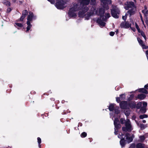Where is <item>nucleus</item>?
Here are the masks:
<instances>
[{
  "label": "nucleus",
  "mask_w": 148,
  "mask_h": 148,
  "mask_svg": "<svg viewBox=\"0 0 148 148\" xmlns=\"http://www.w3.org/2000/svg\"><path fill=\"white\" fill-rule=\"evenodd\" d=\"M142 12L144 13L147 22L148 23V10L147 11L146 10H143Z\"/></svg>",
  "instance_id": "nucleus-19"
},
{
  "label": "nucleus",
  "mask_w": 148,
  "mask_h": 148,
  "mask_svg": "<svg viewBox=\"0 0 148 148\" xmlns=\"http://www.w3.org/2000/svg\"><path fill=\"white\" fill-rule=\"evenodd\" d=\"M27 30L26 32H28L29 30L30 29L32 26V25L31 24L30 22H29V21L27 22Z\"/></svg>",
  "instance_id": "nucleus-20"
},
{
  "label": "nucleus",
  "mask_w": 148,
  "mask_h": 148,
  "mask_svg": "<svg viewBox=\"0 0 148 148\" xmlns=\"http://www.w3.org/2000/svg\"><path fill=\"white\" fill-rule=\"evenodd\" d=\"M124 112L125 114L127 116H128L130 113V112L129 111L127 112L126 110H125L124 111Z\"/></svg>",
  "instance_id": "nucleus-37"
},
{
  "label": "nucleus",
  "mask_w": 148,
  "mask_h": 148,
  "mask_svg": "<svg viewBox=\"0 0 148 148\" xmlns=\"http://www.w3.org/2000/svg\"><path fill=\"white\" fill-rule=\"evenodd\" d=\"M141 20L142 21V22H143V25H144V27H146V26L144 24V21L142 19V17H141Z\"/></svg>",
  "instance_id": "nucleus-44"
},
{
  "label": "nucleus",
  "mask_w": 148,
  "mask_h": 148,
  "mask_svg": "<svg viewBox=\"0 0 148 148\" xmlns=\"http://www.w3.org/2000/svg\"><path fill=\"white\" fill-rule=\"evenodd\" d=\"M114 34V32H111L110 33V35L111 36H113Z\"/></svg>",
  "instance_id": "nucleus-41"
},
{
  "label": "nucleus",
  "mask_w": 148,
  "mask_h": 148,
  "mask_svg": "<svg viewBox=\"0 0 148 148\" xmlns=\"http://www.w3.org/2000/svg\"><path fill=\"white\" fill-rule=\"evenodd\" d=\"M125 95L122 94L120 95L119 97L116 98V101L118 102L124 100L125 99Z\"/></svg>",
  "instance_id": "nucleus-16"
},
{
  "label": "nucleus",
  "mask_w": 148,
  "mask_h": 148,
  "mask_svg": "<svg viewBox=\"0 0 148 148\" xmlns=\"http://www.w3.org/2000/svg\"><path fill=\"white\" fill-rule=\"evenodd\" d=\"M120 26L121 28H127L130 27V24L127 22H124L122 23L120 25Z\"/></svg>",
  "instance_id": "nucleus-13"
},
{
  "label": "nucleus",
  "mask_w": 148,
  "mask_h": 148,
  "mask_svg": "<svg viewBox=\"0 0 148 148\" xmlns=\"http://www.w3.org/2000/svg\"><path fill=\"white\" fill-rule=\"evenodd\" d=\"M114 124L116 128L115 129L114 133L115 134H116V132L117 131V129L120 127V125L119 124V120L118 119L116 118L115 119L114 121Z\"/></svg>",
  "instance_id": "nucleus-10"
},
{
  "label": "nucleus",
  "mask_w": 148,
  "mask_h": 148,
  "mask_svg": "<svg viewBox=\"0 0 148 148\" xmlns=\"http://www.w3.org/2000/svg\"><path fill=\"white\" fill-rule=\"evenodd\" d=\"M141 105H142L141 102H139L137 104V106H136V108H139L140 107Z\"/></svg>",
  "instance_id": "nucleus-36"
},
{
  "label": "nucleus",
  "mask_w": 148,
  "mask_h": 148,
  "mask_svg": "<svg viewBox=\"0 0 148 148\" xmlns=\"http://www.w3.org/2000/svg\"><path fill=\"white\" fill-rule=\"evenodd\" d=\"M131 5V7H132V8H131L128 11L127 13H128L130 14V16L133 14L135 11V8L134 6V3H131L129 4V5Z\"/></svg>",
  "instance_id": "nucleus-11"
},
{
  "label": "nucleus",
  "mask_w": 148,
  "mask_h": 148,
  "mask_svg": "<svg viewBox=\"0 0 148 148\" xmlns=\"http://www.w3.org/2000/svg\"><path fill=\"white\" fill-rule=\"evenodd\" d=\"M142 122L144 123H146V121L145 120H143L142 121Z\"/></svg>",
  "instance_id": "nucleus-47"
},
{
  "label": "nucleus",
  "mask_w": 148,
  "mask_h": 148,
  "mask_svg": "<svg viewBox=\"0 0 148 148\" xmlns=\"http://www.w3.org/2000/svg\"><path fill=\"white\" fill-rule=\"evenodd\" d=\"M137 148H147L145 145L140 143L136 145Z\"/></svg>",
  "instance_id": "nucleus-22"
},
{
  "label": "nucleus",
  "mask_w": 148,
  "mask_h": 148,
  "mask_svg": "<svg viewBox=\"0 0 148 148\" xmlns=\"http://www.w3.org/2000/svg\"><path fill=\"white\" fill-rule=\"evenodd\" d=\"M140 33H141V35L144 37V38L145 40H146L147 38H146V36H145L144 33L143 32H141V31Z\"/></svg>",
  "instance_id": "nucleus-30"
},
{
  "label": "nucleus",
  "mask_w": 148,
  "mask_h": 148,
  "mask_svg": "<svg viewBox=\"0 0 148 148\" xmlns=\"http://www.w3.org/2000/svg\"><path fill=\"white\" fill-rule=\"evenodd\" d=\"M134 97V95H131L130 96V98L129 99V100L131 99Z\"/></svg>",
  "instance_id": "nucleus-45"
},
{
  "label": "nucleus",
  "mask_w": 148,
  "mask_h": 148,
  "mask_svg": "<svg viewBox=\"0 0 148 148\" xmlns=\"http://www.w3.org/2000/svg\"><path fill=\"white\" fill-rule=\"evenodd\" d=\"M51 3H53L55 1L56 6L58 9H62L64 8L66 6V3L68 0H47Z\"/></svg>",
  "instance_id": "nucleus-5"
},
{
  "label": "nucleus",
  "mask_w": 148,
  "mask_h": 148,
  "mask_svg": "<svg viewBox=\"0 0 148 148\" xmlns=\"http://www.w3.org/2000/svg\"><path fill=\"white\" fill-rule=\"evenodd\" d=\"M11 10V9L10 8H8L7 9V12H10Z\"/></svg>",
  "instance_id": "nucleus-43"
},
{
  "label": "nucleus",
  "mask_w": 148,
  "mask_h": 148,
  "mask_svg": "<svg viewBox=\"0 0 148 148\" xmlns=\"http://www.w3.org/2000/svg\"><path fill=\"white\" fill-rule=\"evenodd\" d=\"M125 127H123L122 128L123 130L124 131H131L132 129L130 125V122L128 119L125 122Z\"/></svg>",
  "instance_id": "nucleus-7"
},
{
  "label": "nucleus",
  "mask_w": 148,
  "mask_h": 148,
  "mask_svg": "<svg viewBox=\"0 0 148 148\" xmlns=\"http://www.w3.org/2000/svg\"><path fill=\"white\" fill-rule=\"evenodd\" d=\"M3 4L7 6H10V2L8 1H6L5 2H4Z\"/></svg>",
  "instance_id": "nucleus-25"
},
{
  "label": "nucleus",
  "mask_w": 148,
  "mask_h": 148,
  "mask_svg": "<svg viewBox=\"0 0 148 148\" xmlns=\"http://www.w3.org/2000/svg\"><path fill=\"white\" fill-rule=\"evenodd\" d=\"M91 4H93L94 3L95 0H90ZM78 2L77 3H75L73 4V6L70 9L69 14L70 16L73 18H75L76 16V14L75 12L77 11L82 7L84 5H87L88 4L90 0H77Z\"/></svg>",
  "instance_id": "nucleus-1"
},
{
  "label": "nucleus",
  "mask_w": 148,
  "mask_h": 148,
  "mask_svg": "<svg viewBox=\"0 0 148 148\" xmlns=\"http://www.w3.org/2000/svg\"><path fill=\"white\" fill-rule=\"evenodd\" d=\"M140 141H143L145 139V138L144 136H140L139 137Z\"/></svg>",
  "instance_id": "nucleus-29"
},
{
  "label": "nucleus",
  "mask_w": 148,
  "mask_h": 148,
  "mask_svg": "<svg viewBox=\"0 0 148 148\" xmlns=\"http://www.w3.org/2000/svg\"><path fill=\"white\" fill-rule=\"evenodd\" d=\"M104 10L102 9H101L99 10V12L96 11V13H95V14H97L101 16L100 19H98L97 20V22L100 26L102 27L104 26L105 25V23L103 21L110 17V14L107 13L106 14L105 18H104V16L103 17L102 15L104 14Z\"/></svg>",
  "instance_id": "nucleus-3"
},
{
  "label": "nucleus",
  "mask_w": 148,
  "mask_h": 148,
  "mask_svg": "<svg viewBox=\"0 0 148 148\" xmlns=\"http://www.w3.org/2000/svg\"><path fill=\"white\" fill-rule=\"evenodd\" d=\"M120 11L116 6H114L111 10L112 16L114 18H118Z\"/></svg>",
  "instance_id": "nucleus-6"
},
{
  "label": "nucleus",
  "mask_w": 148,
  "mask_h": 148,
  "mask_svg": "<svg viewBox=\"0 0 148 148\" xmlns=\"http://www.w3.org/2000/svg\"><path fill=\"white\" fill-rule=\"evenodd\" d=\"M147 115L146 114H143L142 115H141L139 117L140 119H142L145 118H147Z\"/></svg>",
  "instance_id": "nucleus-27"
},
{
  "label": "nucleus",
  "mask_w": 148,
  "mask_h": 148,
  "mask_svg": "<svg viewBox=\"0 0 148 148\" xmlns=\"http://www.w3.org/2000/svg\"><path fill=\"white\" fill-rule=\"evenodd\" d=\"M135 145L134 144H132L130 147V148H134L135 147Z\"/></svg>",
  "instance_id": "nucleus-42"
},
{
  "label": "nucleus",
  "mask_w": 148,
  "mask_h": 148,
  "mask_svg": "<svg viewBox=\"0 0 148 148\" xmlns=\"http://www.w3.org/2000/svg\"><path fill=\"white\" fill-rule=\"evenodd\" d=\"M87 135V134L85 132H83L81 135V136L82 137H85Z\"/></svg>",
  "instance_id": "nucleus-31"
},
{
  "label": "nucleus",
  "mask_w": 148,
  "mask_h": 148,
  "mask_svg": "<svg viewBox=\"0 0 148 148\" xmlns=\"http://www.w3.org/2000/svg\"><path fill=\"white\" fill-rule=\"evenodd\" d=\"M118 137L121 139V140L120 141V144L122 147L124 146L125 141H127L129 143L132 142L133 140V138L132 136H130L128 134H126L125 136L124 135H123L122 133H120L118 136Z\"/></svg>",
  "instance_id": "nucleus-4"
},
{
  "label": "nucleus",
  "mask_w": 148,
  "mask_h": 148,
  "mask_svg": "<svg viewBox=\"0 0 148 148\" xmlns=\"http://www.w3.org/2000/svg\"><path fill=\"white\" fill-rule=\"evenodd\" d=\"M131 3H133L132 2H127L126 3H125L124 5L125 8L127 10H128L129 8H132V7H131V5H129V4Z\"/></svg>",
  "instance_id": "nucleus-18"
},
{
  "label": "nucleus",
  "mask_w": 148,
  "mask_h": 148,
  "mask_svg": "<svg viewBox=\"0 0 148 148\" xmlns=\"http://www.w3.org/2000/svg\"><path fill=\"white\" fill-rule=\"evenodd\" d=\"M143 107L141 108L140 110V112L143 113H144L146 111V107L147 106V103L146 102H143Z\"/></svg>",
  "instance_id": "nucleus-15"
},
{
  "label": "nucleus",
  "mask_w": 148,
  "mask_h": 148,
  "mask_svg": "<svg viewBox=\"0 0 148 148\" xmlns=\"http://www.w3.org/2000/svg\"><path fill=\"white\" fill-rule=\"evenodd\" d=\"M38 142L39 144V146L40 148V144L41 143V139L39 137H38L37 138Z\"/></svg>",
  "instance_id": "nucleus-32"
},
{
  "label": "nucleus",
  "mask_w": 148,
  "mask_h": 148,
  "mask_svg": "<svg viewBox=\"0 0 148 148\" xmlns=\"http://www.w3.org/2000/svg\"><path fill=\"white\" fill-rule=\"evenodd\" d=\"M34 17L33 13L32 12H29V15L28 16L27 20V21L30 22L32 20L33 18Z\"/></svg>",
  "instance_id": "nucleus-14"
},
{
  "label": "nucleus",
  "mask_w": 148,
  "mask_h": 148,
  "mask_svg": "<svg viewBox=\"0 0 148 148\" xmlns=\"http://www.w3.org/2000/svg\"><path fill=\"white\" fill-rule=\"evenodd\" d=\"M88 10V8L86 6L82 7L79 11L78 15L79 17H84L85 19L88 20L89 19V17L91 15L96 13V10L93 7L91 8V12L90 13L87 12L86 14L85 13Z\"/></svg>",
  "instance_id": "nucleus-2"
},
{
  "label": "nucleus",
  "mask_w": 148,
  "mask_h": 148,
  "mask_svg": "<svg viewBox=\"0 0 148 148\" xmlns=\"http://www.w3.org/2000/svg\"><path fill=\"white\" fill-rule=\"evenodd\" d=\"M130 28H131V29H132L134 31V32H135V31H136V29L135 28H132L131 27H130Z\"/></svg>",
  "instance_id": "nucleus-46"
},
{
  "label": "nucleus",
  "mask_w": 148,
  "mask_h": 148,
  "mask_svg": "<svg viewBox=\"0 0 148 148\" xmlns=\"http://www.w3.org/2000/svg\"><path fill=\"white\" fill-rule=\"evenodd\" d=\"M140 127L141 129H143L147 127V125H143L142 124H140Z\"/></svg>",
  "instance_id": "nucleus-28"
},
{
  "label": "nucleus",
  "mask_w": 148,
  "mask_h": 148,
  "mask_svg": "<svg viewBox=\"0 0 148 148\" xmlns=\"http://www.w3.org/2000/svg\"><path fill=\"white\" fill-rule=\"evenodd\" d=\"M129 106L132 108H135L136 107V104L134 102L130 104Z\"/></svg>",
  "instance_id": "nucleus-23"
},
{
  "label": "nucleus",
  "mask_w": 148,
  "mask_h": 148,
  "mask_svg": "<svg viewBox=\"0 0 148 148\" xmlns=\"http://www.w3.org/2000/svg\"><path fill=\"white\" fill-rule=\"evenodd\" d=\"M146 95L143 94H140L138 96V98L140 99H144L146 97Z\"/></svg>",
  "instance_id": "nucleus-21"
},
{
  "label": "nucleus",
  "mask_w": 148,
  "mask_h": 148,
  "mask_svg": "<svg viewBox=\"0 0 148 148\" xmlns=\"http://www.w3.org/2000/svg\"><path fill=\"white\" fill-rule=\"evenodd\" d=\"M139 44L141 45H142L143 44V42L142 40H141L140 38H137Z\"/></svg>",
  "instance_id": "nucleus-24"
},
{
  "label": "nucleus",
  "mask_w": 148,
  "mask_h": 148,
  "mask_svg": "<svg viewBox=\"0 0 148 148\" xmlns=\"http://www.w3.org/2000/svg\"><path fill=\"white\" fill-rule=\"evenodd\" d=\"M118 32V30H117V31H116V33H117Z\"/></svg>",
  "instance_id": "nucleus-48"
},
{
  "label": "nucleus",
  "mask_w": 148,
  "mask_h": 148,
  "mask_svg": "<svg viewBox=\"0 0 148 148\" xmlns=\"http://www.w3.org/2000/svg\"><path fill=\"white\" fill-rule=\"evenodd\" d=\"M15 24L17 26L20 27H22L23 26L22 24L20 23H15Z\"/></svg>",
  "instance_id": "nucleus-34"
},
{
  "label": "nucleus",
  "mask_w": 148,
  "mask_h": 148,
  "mask_svg": "<svg viewBox=\"0 0 148 148\" xmlns=\"http://www.w3.org/2000/svg\"><path fill=\"white\" fill-rule=\"evenodd\" d=\"M135 26H136V28L137 29L138 32H139V33H140V29L139 28V26H138V25H137V23H135Z\"/></svg>",
  "instance_id": "nucleus-33"
},
{
  "label": "nucleus",
  "mask_w": 148,
  "mask_h": 148,
  "mask_svg": "<svg viewBox=\"0 0 148 148\" xmlns=\"http://www.w3.org/2000/svg\"><path fill=\"white\" fill-rule=\"evenodd\" d=\"M25 16L22 15V16L20 18V21H22L25 18Z\"/></svg>",
  "instance_id": "nucleus-39"
},
{
  "label": "nucleus",
  "mask_w": 148,
  "mask_h": 148,
  "mask_svg": "<svg viewBox=\"0 0 148 148\" xmlns=\"http://www.w3.org/2000/svg\"><path fill=\"white\" fill-rule=\"evenodd\" d=\"M127 14H126L125 15V16H123L122 18L123 20H126L127 18Z\"/></svg>",
  "instance_id": "nucleus-38"
},
{
  "label": "nucleus",
  "mask_w": 148,
  "mask_h": 148,
  "mask_svg": "<svg viewBox=\"0 0 148 148\" xmlns=\"http://www.w3.org/2000/svg\"><path fill=\"white\" fill-rule=\"evenodd\" d=\"M115 105L113 104H110L109 106V109L110 111H113L115 108V114H118L119 112V111L118 110L119 108L116 106H115Z\"/></svg>",
  "instance_id": "nucleus-8"
},
{
  "label": "nucleus",
  "mask_w": 148,
  "mask_h": 148,
  "mask_svg": "<svg viewBox=\"0 0 148 148\" xmlns=\"http://www.w3.org/2000/svg\"><path fill=\"white\" fill-rule=\"evenodd\" d=\"M143 49H148V46L145 45L144 44L141 45Z\"/></svg>",
  "instance_id": "nucleus-35"
},
{
  "label": "nucleus",
  "mask_w": 148,
  "mask_h": 148,
  "mask_svg": "<svg viewBox=\"0 0 148 148\" xmlns=\"http://www.w3.org/2000/svg\"><path fill=\"white\" fill-rule=\"evenodd\" d=\"M138 90L140 92H142L145 94L148 93V84L145 85L144 88H140Z\"/></svg>",
  "instance_id": "nucleus-12"
},
{
  "label": "nucleus",
  "mask_w": 148,
  "mask_h": 148,
  "mask_svg": "<svg viewBox=\"0 0 148 148\" xmlns=\"http://www.w3.org/2000/svg\"><path fill=\"white\" fill-rule=\"evenodd\" d=\"M102 3L103 7L106 9H109L108 6V4L111 3V1L110 0H101Z\"/></svg>",
  "instance_id": "nucleus-9"
},
{
  "label": "nucleus",
  "mask_w": 148,
  "mask_h": 148,
  "mask_svg": "<svg viewBox=\"0 0 148 148\" xmlns=\"http://www.w3.org/2000/svg\"><path fill=\"white\" fill-rule=\"evenodd\" d=\"M120 105L121 108L122 109H125L127 106V103L125 101H122L121 102Z\"/></svg>",
  "instance_id": "nucleus-17"
},
{
  "label": "nucleus",
  "mask_w": 148,
  "mask_h": 148,
  "mask_svg": "<svg viewBox=\"0 0 148 148\" xmlns=\"http://www.w3.org/2000/svg\"><path fill=\"white\" fill-rule=\"evenodd\" d=\"M28 14V12L26 10H24L23 11L22 13V15L23 16H25V17Z\"/></svg>",
  "instance_id": "nucleus-26"
},
{
  "label": "nucleus",
  "mask_w": 148,
  "mask_h": 148,
  "mask_svg": "<svg viewBox=\"0 0 148 148\" xmlns=\"http://www.w3.org/2000/svg\"><path fill=\"white\" fill-rule=\"evenodd\" d=\"M133 0L135 1L136 0Z\"/></svg>",
  "instance_id": "nucleus-49"
},
{
  "label": "nucleus",
  "mask_w": 148,
  "mask_h": 148,
  "mask_svg": "<svg viewBox=\"0 0 148 148\" xmlns=\"http://www.w3.org/2000/svg\"><path fill=\"white\" fill-rule=\"evenodd\" d=\"M120 122L122 124H123L125 122V120L123 119H121L120 120Z\"/></svg>",
  "instance_id": "nucleus-40"
}]
</instances>
